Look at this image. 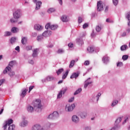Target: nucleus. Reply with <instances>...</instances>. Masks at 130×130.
<instances>
[{"mask_svg":"<svg viewBox=\"0 0 130 130\" xmlns=\"http://www.w3.org/2000/svg\"><path fill=\"white\" fill-rule=\"evenodd\" d=\"M13 18L10 19V22L12 24L18 23V20L22 17V10L20 9H15L13 11Z\"/></svg>","mask_w":130,"mask_h":130,"instance_id":"1","label":"nucleus"},{"mask_svg":"<svg viewBox=\"0 0 130 130\" xmlns=\"http://www.w3.org/2000/svg\"><path fill=\"white\" fill-rule=\"evenodd\" d=\"M13 120L12 119H10V120L8 121H6L5 123H4V129H7V128L8 127V125L9 126L8 130H15V128L16 127V126L15 124H12L13 122Z\"/></svg>","mask_w":130,"mask_h":130,"instance_id":"2","label":"nucleus"},{"mask_svg":"<svg viewBox=\"0 0 130 130\" xmlns=\"http://www.w3.org/2000/svg\"><path fill=\"white\" fill-rule=\"evenodd\" d=\"M34 109L37 112H41L42 107L41 105V101L40 100L36 101L34 103Z\"/></svg>","mask_w":130,"mask_h":130,"instance_id":"3","label":"nucleus"},{"mask_svg":"<svg viewBox=\"0 0 130 130\" xmlns=\"http://www.w3.org/2000/svg\"><path fill=\"white\" fill-rule=\"evenodd\" d=\"M58 117H59V115L58 114V112L56 111L53 112V113L50 114L48 116V119H56Z\"/></svg>","mask_w":130,"mask_h":130,"instance_id":"4","label":"nucleus"},{"mask_svg":"<svg viewBox=\"0 0 130 130\" xmlns=\"http://www.w3.org/2000/svg\"><path fill=\"white\" fill-rule=\"evenodd\" d=\"M75 107H76L75 104H72L71 105H67L66 106L65 110L68 112H72V111H73V110H74L75 109Z\"/></svg>","mask_w":130,"mask_h":130,"instance_id":"5","label":"nucleus"},{"mask_svg":"<svg viewBox=\"0 0 130 130\" xmlns=\"http://www.w3.org/2000/svg\"><path fill=\"white\" fill-rule=\"evenodd\" d=\"M49 28L51 29V30H56V29L58 28V25H54V24L51 25L50 23H48L45 25V28L47 29H49Z\"/></svg>","mask_w":130,"mask_h":130,"instance_id":"6","label":"nucleus"},{"mask_svg":"<svg viewBox=\"0 0 130 130\" xmlns=\"http://www.w3.org/2000/svg\"><path fill=\"white\" fill-rule=\"evenodd\" d=\"M97 10L98 12H101V11H103V4H102V1H98Z\"/></svg>","mask_w":130,"mask_h":130,"instance_id":"7","label":"nucleus"},{"mask_svg":"<svg viewBox=\"0 0 130 130\" xmlns=\"http://www.w3.org/2000/svg\"><path fill=\"white\" fill-rule=\"evenodd\" d=\"M33 2L36 4V10L37 11L39 10L42 5V2H41V1L37 2V0H33Z\"/></svg>","mask_w":130,"mask_h":130,"instance_id":"8","label":"nucleus"},{"mask_svg":"<svg viewBox=\"0 0 130 130\" xmlns=\"http://www.w3.org/2000/svg\"><path fill=\"white\" fill-rule=\"evenodd\" d=\"M52 32L50 30H46L43 34L42 35L43 36L44 38H46V37H48V36H50L51 35Z\"/></svg>","mask_w":130,"mask_h":130,"instance_id":"9","label":"nucleus"},{"mask_svg":"<svg viewBox=\"0 0 130 130\" xmlns=\"http://www.w3.org/2000/svg\"><path fill=\"white\" fill-rule=\"evenodd\" d=\"M44 129L41 125L39 124H36L34 125L32 127V130H43Z\"/></svg>","mask_w":130,"mask_h":130,"instance_id":"10","label":"nucleus"},{"mask_svg":"<svg viewBox=\"0 0 130 130\" xmlns=\"http://www.w3.org/2000/svg\"><path fill=\"white\" fill-rule=\"evenodd\" d=\"M72 120L73 122H74V123H79L80 119H79V117H78V116L74 115L72 117Z\"/></svg>","mask_w":130,"mask_h":130,"instance_id":"11","label":"nucleus"},{"mask_svg":"<svg viewBox=\"0 0 130 130\" xmlns=\"http://www.w3.org/2000/svg\"><path fill=\"white\" fill-rule=\"evenodd\" d=\"M76 42L78 45L82 46L84 44V41L82 38H78L76 39Z\"/></svg>","mask_w":130,"mask_h":130,"instance_id":"12","label":"nucleus"},{"mask_svg":"<svg viewBox=\"0 0 130 130\" xmlns=\"http://www.w3.org/2000/svg\"><path fill=\"white\" fill-rule=\"evenodd\" d=\"M34 29L35 30H37V31H41L43 29V27L40 24H35Z\"/></svg>","mask_w":130,"mask_h":130,"instance_id":"13","label":"nucleus"},{"mask_svg":"<svg viewBox=\"0 0 130 130\" xmlns=\"http://www.w3.org/2000/svg\"><path fill=\"white\" fill-rule=\"evenodd\" d=\"M79 76H80V72H75L71 76H70V79H77V78H78V77H79Z\"/></svg>","mask_w":130,"mask_h":130,"instance_id":"14","label":"nucleus"},{"mask_svg":"<svg viewBox=\"0 0 130 130\" xmlns=\"http://www.w3.org/2000/svg\"><path fill=\"white\" fill-rule=\"evenodd\" d=\"M102 60H103L104 63L107 64V63H108V62H109V57H108L107 56H105L103 57Z\"/></svg>","mask_w":130,"mask_h":130,"instance_id":"15","label":"nucleus"},{"mask_svg":"<svg viewBox=\"0 0 130 130\" xmlns=\"http://www.w3.org/2000/svg\"><path fill=\"white\" fill-rule=\"evenodd\" d=\"M11 33H18L19 32V28L17 27H13L11 29Z\"/></svg>","mask_w":130,"mask_h":130,"instance_id":"16","label":"nucleus"},{"mask_svg":"<svg viewBox=\"0 0 130 130\" xmlns=\"http://www.w3.org/2000/svg\"><path fill=\"white\" fill-rule=\"evenodd\" d=\"M12 34L11 31H6L4 34V37H9L10 36H12Z\"/></svg>","mask_w":130,"mask_h":130,"instance_id":"17","label":"nucleus"},{"mask_svg":"<svg viewBox=\"0 0 130 130\" xmlns=\"http://www.w3.org/2000/svg\"><path fill=\"white\" fill-rule=\"evenodd\" d=\"M27 110L28 112L32 113V112L34 111V108H33V107L31 106L30 105H28L27 107Z\"/></svg>","mask_w":130,"mask_h":130,"instance_id":"18","label":"nucleus"},{"mask_svg":"<svg viewBox=\"0 0 130 130\" xmlns=\"http://www.w3.org/2000/svg\"><path fill=\"white\" fill-rule=\"evenodd\" d=\"M28 124V121L27 120H23L22 122H21L20 123V126H22V127H24L26 126Z\"/></svg>","mask_w":130,"mask_h":130,"instance_id":"19","label":"nucleus"},{"mask_svg":"<svg viewBox=\"0 0 130 130\" xmlns=\"http://www.w3.org/2000/svg\"><path fill=\"white\" fill-rule=\"evenodd\" d=\"M87 50L88 51L89 53H93V52L95 51L93 47H88L87 49Z\"/></svg>","mask_w":130,"mask_h":130,"instance_id":"20","label":"nucleus"},{"mask_svg":"<svg viewBox=\"0 0 130 130\" xmlns=\"http://www.w3.org/2000/svg\"><path fill=\"white\" fill-rule=\"evenodd\" d=\"M16 40H17V38L15 37H13L11 38L10 39V42L11 44H14V43H15Z\"/></svg>","mask_w":130,"mask_h":130,"instance_id":"21","label":"nucleus"},{"mask_svg":"<svg viewBox=\"0 0 130 130\" xmlns=\"http://www.w3.org/2000/svg\"><path fill=\"white\" fill-rule=\"evenodd\" d=\"M55 11H56L55 8H49L47 10V12H48V14H52V13H54V12H55Z\"/></svg>","mask_w":130,"mask_h":130,"instance_id":"22","label":"nucleus"},{"mask_svg":"<svg viewBox=\"0 0 130 130\" xmlns=\"http://www.w3.org/2000/svg\"><path fill=\"white\" fill-rule=\"evenodd\" d=\"M117 104H118V101L114 100L112 102L111 106L112 107H114V106L117 105Z\"/></svg>","mask_w":130,"mask_h":130,"instance_id":"23","label":"nucleus"},{"mask_svg":"<svg viewBox=\"0 0 130 130\" xmlns=\"http://www.w3.org/2000/svg\"><path fill=\"white\" fill-rule=\"evenodd\" d=\"M119 128H120V126L115 124V126L114 127H112L110 130H118L119 129Z\"/></svg>","mask_w":130,"mask_h":130,"instance_id":"24","label":"nucleus"},{"mask_svg":"<svg viewBox=\"0 0 130 130\" xmlns=\"http://www.w3.org/2000/svg\"><path fill=\"white\" fill-rule=\"evenodd\" d=\"M80 116L82 118H86V116H87V113L85 112H82L80 113Z\"/></svg>","mask_w":130,"mask_h":130,"instance_id":"25","label":"nucleus"},{"mask_svg":"<svg viewBox=\"0 0 130 130\" xmlns=\"http://www.w3.org/2000/svg\"><path fill=\"white\" fill-rule=\"evenodd\" d=\"M44 39V37L43 36V35L38 36L37 38V40H38V41H42V40Z\"/></svg>","mask_w":130,"mask_h":130,"instance_id":"26","label":"nucleus"},{"mask_svg":"<svg viewBox=\"0 0 130 130\" xmlns=\"http://www.w3.org/2000/svg\"><path fill=\"white\" fill-rule=\"evenodd\" d=\"M11 70H12V69H11V67H7L5 68V69L4 70L3 74H7V73H8V72H10Z\"/></svg>","mask_w":130,"mask_h":130,"instance_id":"27","label":"nucleus"},{"mask_svg":"<svg viewBox=\"0 0 130 130\" xmlns=\"http://www.w3.org/2000/svg\"><path fill=\"white\" fill-rule=\"evenodd\" d=\"M61 20L62 21V22H68L69 19H68V18H67V16L66 15H63L61 17Z\"/></svg>","mask_w":130,"mask_h":130,"instance_id":"28","label":"nucleus"},{"mask_svg":"<svg viewBox=\"0 0 130 130\" xmlns=\"http://www.w3.org/2000/svg\"><path fill=\"white\" fill-rule=\"evenodd\" d=\"M38 55V53H37V49H35L33 51L32 55L34 57H36Z\"/></svg>","mask_w":130,"mask_h":130,"instance_id":"29","label":"nucleus"},{"mask_svg":"<svg viewBox=\"0 0 130 130\" xmlns=\"http://www.w3.org/2000/svg\"><path fill=\"white\" fill-rule=\"evenodd\" d=\"M68 75H69V70L66 71V73L62 75V80H64V79H66L67 77H68Z\"/></svg>","mask_w":130,"mask_h":130,"instance_id":"30","label":"nucleus"},{"mask_svg":"<svg viewBox=\"0 0 130 130\" xmlns=\"http://www.w3.org/2000/svg\"><path fill=\"white\" fill-rule=\"evenodd\" d=\"M26 42H27V38H26V37H22L21 39V43L23 45H25Z\"/></svg>","mask_w":130,"mask_h":130,"instance_id":"31","label":"nucleus"},{"mask_svg":"<svg viewBox=\"0 0 130 130\" xmlns=\"http://www.w3.org/2000/svg\"><path fill=\"white\" fill-rule=\"evenodd\" d=\"M46 80L49 82L50 81H53V80H54V78L52 76H49L46 78Z\"/></svg>","mask_w":130,"mask_h":130,"instance_id":"32","label":"nucleus"},{"mask_svg":"<svg viewBox=\"0 0 130 130\" xmlns=\"http://www.w3.org/2000/svg\"><path fill=\"white\" fill-rule=\"evenodd\" d=\"M120 49H121V51L126 50V49H127V46L126 45H122L121 46Z\"/></svg>","mask_w":130,"mask_h":130,"instance_id":"33","label":"nucleus"},{"mask_svg":"<svg viewBox=\"0 0 130 130\" xmlns=\"http://www.w3.org/2000/svg\"><path fill=\"white\" fill-rule=\"evenodd\" d=\"M28 91V89H25L23 90H22V93L21 94V96H22L24 98V96H26V93Z\"/></svg>","mask_w":130,"mask_h":130,"instance_id":"34","label":"nucleus"},{"mask_svg":"<svg viewBox=\"0 0 130 130\" xmlns=\"http://www.w3.org/2000/svg\"><path fill=\"white\" fill-rule=\"evenodd\" d=\"M63 71H64L63 68H61V69L58 70L56 71V74H57V76H59V75H60V74H61V73H62V72H63Z\"/></svg>","mask_w":130,"mask_h":130,"instance_id":"35","label":"nucleus"},{"mask_svg":"<svg viewBox=\"0 0 130 130\" xmlns=\"http://www.w3.org/2000/svg\"><path fill=\"white\" fill-rule=\"evenodd\" d=\"M81 92H82V88H78L74 93V95H78V94H79V93H81Z\"/></svg>","mask_w":130,"mask_h":130,"instance_id":"36","label":"nucleus"},{"mask_svg":"<svg viewBox=\"0 0 130 130\" xmlns=\"http://www.w3.org/2000/svg\"><path fill=\"white\" fill-rule=\"evenodd\" d=\"M15 64H16V61L15 60L11 61L9 63V66L11 67H14Z\"/></svg>","mask_w":130,"mask_h":130,"instance_id":"37","label":"nucleus"},{"mask_svg":"<svg viewBox=\"0 0 130 130\" xmlns=\"http://www.w3.org/2000/svg\"><path fill=\"white\" fill-rule=\"evenodd\" d=\"M120 121H121V117H120L116 119L115 122V124H117V125H118V123H119Z\"/></svg>","mask_w":130,"mask_h":130,"instance_id":"38","label":"nucleus"},{"mask_svg":"<svg viewBox=\"0 0 130 130\" xmlns=\"http://www.w3.org/2000/svg\"><path fill=\"white\" fill-rule=\"evenodd\" d=\"M106 22H107V23H110L111 24L114 23V21H113V20L110 19V18H107L106 20Z\"/></svg>","mask_w":130,"mask_h":130,"instance_id":"39","label":"nucleus"},{"mask_svg":"<svg viewBox=\"0 0 130 130\" xmlns=\"http://www.w3.org/2000/svg\"><path fill=\"white\" fill-rule=\"evenodd\" d=\"M75 61L74 60H73L71 61L70 64L69 65V68H72L73 67H74L75 64Z\"/></svg>","mask_w":130,"mask_h":130,"instance_id":"40","label":"nucleus"},{"mask_svg":"<svg viewBox=\"0 0 130 130\" xmlns=\"http://www.w3.org/2000/svg\"><path fill=\"white\" fill-rule=\"evenodd\" d=\"M122 59H123V60H127V59H128V55H123L122 57Z\"/></svg>","mask_w":130,"mask_h":130,"instance_id":"41","label":"nucleus"},{"mask_svg":"<svg viewBox=\"0 0 130 130\" xmlns=\"http://www.w3.org/2000/svg\"><path fill=\"white\" fill-rule=\"evenodd\" d=\"M125 18L127 19L128 21H130V12L126 13Z\"/></svg>","mask_w":130,"mask_h":130,"instance_id":"42","label":"nucleus"},{"mask_svg":"<svg viewBox=\"0 0 130 130\" xmlns=\"http://www.w3.org/2000/svg\"><path fill=\"white\" fill-rule=\"evenodd\" d=\"M90 84H92V81L89 82H86V83H85L84 86V89H86L87 87H88V86H89V85H90Z\"/></svg>","mask_w":130,"mask_h":130,"instance_id":"43","label":"nucleus"},{"mask_svg":"<svg viewBox=\"0 0 130 130\" xmlns=\"http://www.w3.org/2000/svg\"><path fill=\"white\" fill-rule=\"evenodd\" d=\"M57 52L58 54H62V53H63L64 52V50H63V49H60L58 50Z\"/></svg>","mask_w":130,"mask_h":130,"instance_id":"44","label":"nucleus"},{"mask_svg":"<svg viewBox=\"0 0 130 130\" xmlns=\"http://www.w3.org/2000/svg\"><path fill=\"white\" fill-rule=\"evenodd\" d=\"M61 97H62V91H60L57 95V98L60 99L61 98Z\"/></svg>","mask_w":130,"mask_h":130,"instance_id":"45","label":"nucleus"},{"mask_svg":"<svg viewBox=\"0 0 130 130\" xmlns=\"http://www.w3.org/2000/svg\"><path fill=\"white\" fill-rule=\"evenodd\" d=\"M95 30L96 32H100V31H101V26L99 25L96 26Z\"/></svg>","mask_w":130,"mask_h":130,"instance_id":"46","label":"nucleus"},{"mask_svg":"<svg viewBox=\"0 0 130 130\" xmlns=\"http://www.w3.org/2000/svg\"><path fill=\"white\" fill-rule=\"evenodd\" d=\"M122 66H123V63H122V62H118L117 63V67H122Z\"/></svg>","mask_w":130,"mask_h":130,"instance_id":"47","label":"nucleus"},{"mask_svg":"<svg viewBox=\"0 0 130 130\" xmlns=\"http://www.w3.org/2000/svg\"><path fill=\"white\" fill-rule=\"evenodd\" d=\"M113 4L116 6L117 5H118V0H113Z\"/></svg>","mask_w":130,"mask_h":130,"instance_id":"48","label":"nucleus"},{"mask_svg":"<svg viewBox=\"0 0 130 130\" xmlns=\"http://www.w3.org/2000/svg\"><path fill=\"white\" fill-rule=\"evenodd\" d=\"M67 90H68V88L66 87L65 88H62V90H61L60 91H62V94H64V93H66V92H67Z\"/></svg>","mask_w":130,"mask_h":130,"instance_id":"49","label":"nucleus"},{"mask_svg":"<svg viewBox=\"0 0 130 130\" xmlns=\"http://www.w3.org/2000/svg\"><path fill=\"white\" fill-rule=\"evenodd\" d=\"M83 22V18H82L81 17H78V23L79 24H81Z\"/></svg>","mask_w":130,"mask_h":130,"instance_id":"50","label":"nucleus"},{"mask_svg":"<svg viewBox=\"0 0 130 130\" xmlns=\"http://www.w3.org/2000/svg\"><path fill=\"white\" fill-rule=\"evenodd\" d=\"M9 75L10 77H12L15 76V72H10V73H9Z\"/></svg>","mask_w":130,"mask_h":130,"instance_id":"51","label":"nucleus"},{"mask_svg":"<svg viewBox=\"0 0 130 130\" xmlns=\"http://www.w3.org/2000/svg\"><path fill=\"white\" fill-rule=\"evenodd\" d=\"M84 66H89L90 64V61L89 60L85 61L84 63Z\"/></svg>","mask_w":130,"mask_h":130,"instance_id":"52","label":"nucleus"},{"mask_svg":"<svg viewBox=\"0 0 130 130\" xmlns=\"http://www.w3.org/2000/svg\"><path fill=\"white\" fill-rule=\"evenodd\" d=\"M32 49V46H27L26 47V50H31Z\"/></svg>","mask_w":130,"mask_h":130,"instance_id":"53","label":"nucleus"},{"mask_svg":"<svg viewBox=\"0 0 130 130\" xmlns=\"http://www.w3.org/2000/svg\"><path fill=\"white\" fill-rule=\"evenodd\" d=\"M88 27H89V25H88V23H85L83 25V29H85L86 28H88Z\"/></svg>","mask_w":130,"mask_h":130,"instance_id":"54","label":"nucleus"},{"mask_svg":"<svg viewBox=\"0 0 130 130\" xmlns=\"http://www.w3.org/2000/svg\"><path fill=\"white\" fill-rule=\"evenodd\" d=\"M74 100H75V97H72L70 100H69L68 102L71 103V102H73V101H74Z\"/></svg>","mask_w":130,"mask_h":130,"instance_id":"55","label":"nucleus"},{"mask_svg":"<svg viewBox=\"0 0 130 130\" xmlns=\"http://www.w3.org/2000/svg\"><path fill=\"white\" fill-rule=\"evenodd\" d=\"M101 96V93H98V95L96 96V97L98 98L96 101H98L99 100V97Z\"/></svg>","mask_w":130,"mask_h":130,"instance_id":"56","label":"nucleus"},{"mask_svg":"<svg viewBox=\"0 0 130 130\" xmlns=\"http://www.w3.org/2000/svg\"><path fill=\"white\" fill-rule=\"evenodd\" d=\"M31 36L32 37H36V36H37V32H32V34H31Z\"/></svg>","mask_w":130,"mask_h":130,"instance_id":"57","label":"nucleus"},{"mask_svg":"<svg viewBox=\"0 0 130 130\" xmlns=\"http://www.w3.org/2000/svg\"><path fill=\"white\" fill-rule=\"evenodd\" d=\"M5 81V79H1V80H0V86L1 85H3V84H4Z\"/></svg>","mask_w":130,"mask_h":130,"instance_id":"58","label":"nucleus"},{"mask_svg":"<svg viewBox=\"0 0 130 130\" xmlns=\"http://www.w3.org/2000/svg\"><path fill=\"white\" fill-rule=\"evenodd\" d=\"M28 63H30V64H34V61L33 60H28Z\"/></svg>","mask_w":130,"mask_h":130,"instance_id":"59","label":"nucleus"},{"mask_svg":"<svg viewBox=\"0 0 130 130\" xmlns=\"http://www.w3.org/2000/svg\"><path fill=\"white\" fill-rule=\"evenodd\" d=\"M47 47H48V48H52V47H53V45L52 44L48 45L47 46Z\"/></svg>","mask_w":130,"mask_h":130,"instance_id":"60","label":"nucleus"},{"mask_svg":"<svg viewBox=\"0 0 130 130\" xmlns=\"http://www.w3.org/2000/svg\"><path fill=\"white\" fill-rule=\"evenodd\" d=\"M15 50L17 51H20V46H18L15 48Z\"/></svg>","mask_w":130,"mask_h":130,"instance_id":"61","label":"nucleus"},{"mask_svg":"<svg viewBox=\"0 0 130 130\" xmlns=\"http://www.w3.org/2000/svg\"><path fill=\"white\" fill-rule=\"evenodd\" d=\"M73 43H70L69 44H68V46L69 47H70L71 48H73Z\"/></svg>","mask_w":130,"mask_h":130,"instance_id":"62","label":"nucleus"},{"mask_svg":"<svg viewBox=\"0 0 130 130\" xmlns=\"http://www.w3.org/2000/svg\"><path fill=\"white\" fill-rule=\"evenodd\" d=\"M34 88V86H30L29 87V91H31V90H33Z\"/></svg>","mask_w":130,"mask_h":130,"instance_id":"63","label":"nucleus"},{"mask_svg":"<svg viewBox=\"0 0 130 130\" xmlns=\"http://www.w3.org/2000/svg\"><path fill=\"white\" fill-rule=\"evenodd\" d=\"M85 130H91V127L86 126L85 127Z\"/></svg>","mask_w":130,"mask_h":130,"instance_id":"64","label":"nucleus"}]
</instances>
